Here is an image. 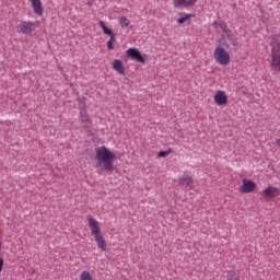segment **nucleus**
Here are the masks:
<instances>
[{
    "instance_id": "f257e3e1",
    "label": "nucleus",
    "mask_w": 280,
    "mask_h": 280,
    "mask_svg": "<svg viewBox=\"0 0 280 280\" xmlns=\"http://www.w3.org/2000/svg\"><path fill=\"white\" fill-rule=\"evenodd\" d=\"M95 159L97 160V165L102 166V170L105 172H113L115 171V159H117V155L113 153L108 148L101 147L96 149V155Z\"/></svg>"
},
{
    "instance_id": "f03ea898",
    "label": "nucleus",
    "mask_w": 280,
    "mask_h": 280,
    "mask_svg": "<svg viewBox=\"0 0 280 280\" xmlns=\"http://www.w3.org/2000/svg\"><path fill=\"white\" fill-rule=\"evenodd\" d=\"M89 226L92 228L91 233L94 236L97 247L101 248V250H106V240H104V235H102L100 222L92 217H89Z\"/></svg>"
},
{
    "instance_id": "7ed1b4c3",
    "label": "nucleus",
    "mask_w": 280,
    "mask_h": 280,
    "mask_svg": "<svg viewBox=\"0 0 280 280\" xmlns=\"http://www.w3.org/2000/svg\"><path fill=\"white\" fill-rule=\"evenodd\" d=\"M214 58L217 62H219V65L226 66L231 62V56L228 54V51L224 48L220 46H218L214 49Z\"/></svg>"
},
{
    "instance_id": "20e7f679",
    "label": "nucleus",
    "mask_w": 280,
    "mask_h": 280,
    "mask_svg": "<svg viewBox=\"0 0 280 280\" xmlns=\"http://www.w3.org/2000/svg\"><path fill=\"white\" fill-rule=\"evenodd\" d=\"M98 25L101 30H103V33L110 37L109 40L107 42V49L109 50L115 49V45L113 44L117 43V38H116V35L113 33V30L108 28V26H106L104 21H100Z\"/></svg>"
},
{
    "instance_id": "39448f33",
    "label": "nucleus",
    "mask_w": 280,
    "mask_h": 280,
    "mask_svg": "<svg viewBox=\"0 0 280 280\" xmlns=\"http://www.w3.org/2000/svg\"><path fill=\"white\" fill-rule=\"evenodd\" d=\"M127 56L131 60H136L137 62H141L142 65L145 63V57H143V55H141V51H139V49H137V48H129L127 50Z\"/></svg>"
},
{
    "instance_id": "423d86ee",
    "label": "nucleus",
    "mask_w": 280,
    "mask_h": 280,
    "mask_svg": "<svg viewBox=\"0 0 280 280\" xmlns=\"http://www.w3.org/2000/svg\"><path fill=\"white\" fill-rule=\"evenodd\" d=\"M271 67L277 69L280 72V44H277L272 48V61Z\"/></svg>"
},
{
    "instance_id": "0eeeda50",
    "label": "nucleus",
    "mask_w": 280,
    "mask_h": 280,
    "mask_svg": "<svg viewBox=\"0 0 280 280\" xmlns=\"http://www.w3.org/2000/svg\"><path fill=\"white\" fill-rule=\"evenodd\" d=\"M214 102L218 106H226L229 104V96L225 91H218L214 95Z\"/></svg>"
},
{
    "instance_id": "6e6552de",
    "label": "nucleus",
    "mask_w": 280,
    "mask_h": 280,
    "mask_svg": "<svg viewBox=\"0 0 280 280\" xmlns=\"http://www.w3.org/2000/svg\"><path fill=\"white\" fill-rule=\"evenodd\" d=\"M255 187H257V184L250 179H243V185L241 186V192L242 194H252V191H255Z\"/></svg>"
},
{
    "instance_id": "1a4fd4ad",
    "label": "nucleus",
    "mask_w": 280,
    "mask_h": 280,
    "mask_svg": "<svg viewBox=\"0 0 280 280\" xmlns=\"http://www.w3.org/2000/svg\"><path fill=\"white\" fill-rule=\"evenodd\" d=\"M35 23L34 22H21L20 24V32H22V34H32V32H34L35 30Z\"/></svg>"
},
{
    "instance_id": "9d476101",
    "label": "nucleus",
    "mask_w": 280,
    "mask_h": 280,
    "mask_svg": "<svg viewBox=\"0 0 280 280\" xmlns=\"http://www.w3.org/2000/svg\"><path fill=\"white\" fill-rule=\"evenodd\" d=\"M196 3H198V0H175L174 8H191Z\"/></svg>"
},
{
    "instance_id": "9b49d317",
    "label": "nucleus",
    "mask_w": 280,
    "mask_h": 280,
    "mask_svg": "<svg viewBox=\"0 0 280 280\" xmlns=\"http://www.w3.org/2000/svg\"><path fill=\"white\" fill-rule=\"evenodd\" d=\"M113 68L117 71L120 75H126V71L124 70V62L119 59H115L113 63Z\"/></svg>"
},
{
    "instance_id": "f8f14e48",
    "label": "nucleus",
    "mask_w": 280,
    "mask_h": 280,
    "mask_svg": "<svg viewBox=\"0 0 280 280\" xmlns=\"http://www.w3.org/2000/svg\"><path fill=\"white\" fill-rule=\"evenodd\" d=\"M179 184L183 185V187L191 188V185H194V179L189 175H183L179 177Z\"/></svg>"
},
{
    "instance_id": "ddd939ff",
    "label": "nucleus",
    "mask_w": 280,
    "mask_h": 280,
    "mask_svg": "<svg viewBox=\"0 0 280 280\" xmlns=\"http://www.w3.org/2000/svg\"><path fill=\"white\" fill-rule=\"evenodd\" d=\"M32 3V8L35 12V14H38L40 16V14H43V4L40 3V0H30Z\"/></svg>"
},
{
    "instance_id": "4468645a",
    "label": "nucleus",
    "mask_w": 280,
    "mask_h": 280,
    "mask_svg": "<svg viewBox=\"0 0 280 280\" xmlns=\"http://www.w3.org/2000/svg\"><path fill=\"white\" fill-rule=\"evenodd\" d=\"M277 191H279V189L275 187H269L264 190V196L265 198H275V196H277Z\"/></svg>"
},
{
    "instance_id": "2eb2a0df",
    "label": "nucleus",
    "mask_w": 280,
    "mask_h": 280,
    "mask_svg": "<svg viewBox=\"0 0 280 280\" xmlns=\"http://www.w3.org/2000/svg\"><path fill=\"white\" fill-rule=\"evenodd\" d=\"M81 124L84 128H91V119L89 115L81 112Z\"/></svg>"
},
{
    "instance_id": "dca6fc26",
    "label": "nucleus",
    "mask_w": 280,
    "mask_h": 280,
    "mask_svg": "<svg viewBox=\"0 0 280 280\" xmlns=\"http://www.w3.org/2000/svg\"><path fill=\"white\" fill-rule=\"evenodd\" d=\"M119 25L120 27H128V25H130V21L128 20V18L121 16L119 19Z\"/></svg>"
},
{
    "instance_id": "f3484780",
    "label": "nucleus",
    "mask_w": 280,
    "mask_h": 280,
    "mask_svg": "<svg viewBox=\"0 0 280 280\" xmlns=\"http://www.w3.org/2000/svg\"><path fill=\"white\" fill-rule=\"evenodd\" d=\"M81 280H93V276L89 271H82Z\"/></svg>"
},
{
    "instance_id": "a211bd4d",
    "label": "nucleus",
    "mask_w": 280,
    "mask_h": 280,
    "mask_svg": "<svg viewBox=\"0 0 280 280\" xmlns=\"http://www.w3.org/2000/svg\"><path fill=\"white\" fill-rule=\"evenodd\" d=\"M191 16H194V14H186L184 18H179V19L177 20V23H178L179 25H183V23H185V21H187V19H191Z\"/></svg>"
},
{
    "instance_id": "6ab92c4d",
    "label": "nucleus",
    "mask_w": 280,
    "mask_h": 280,
    "mask_svg": "<svg viewBox=\"0 0 280 280\" xmlns=\"http://www.w3.org/2000/svg\"><path fill=\"white\" fill-rule=\"evenodd\" d=\"M172 152V150L168 151H160L158 156L159 159H165V156H170V153Z\"/></svg>"
},
{
    "instance_id": "aec40b11",
    "label": "nucleus",
    "mask_w": 280,
    "mask_h": 280,
    "mask_svg": "<svg viewBox=\"0 0 280 280\" xmlns=\"http://www.w3.org/2000/svg\"><path fill=\"white\" fill-rule=\"evenodd\" d=\"M228 280H240V278H237V273H235V271H230L228 275Z\"/></svg>"
},
{
    "instance_id": "412c9836",
    "label": "nucleus",
    "mask_w": 280,
    "mask_h": 280,
    "mask_svg": "<svg viewBox=\"0 0 280 280\" xmlns=\"http://www.w3.org/2000/svg\"><path fill=\"white\" fill-rule=\"evenodd\" d=\"M3 270V258H0V272Z\"/></svg>"
},
{
    "instance_id": "4be33fe9",
    "label": "nucleus",
    "mask_w": 280,
    "mask_h": 280,
    "mask_svg": "<svg viewBox=\"0 0 280 280\" xmlns=\"http://www.w3.org/2000/svg\"><path fill=\"white\" fill-rule=\"evenodd\" d=\"M276 145H277L278 148H280V139H278V140L276 141Z\"/></svg>"
}]
</instances>
